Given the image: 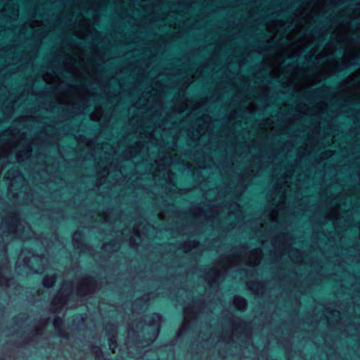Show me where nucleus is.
<instances>
[{"instance_id":"obj_1","label":"nucleus","mask_w":360,"mask_h":360,"mask_svg":"<svg viewBox=\"0 0 360 360\" xmlns=\"http://www.w3.org/2000/svg\"><path fill=\"white\" fill-rule=\"evenodd\" d=\"M359 58V53L354 50L345 53L340 60L335 58L328 60L316 73L306 77L304 82L308 86L318 84L322 80L347 69L354 64L353 61Z\"/></svg>"},{"instance_id":"obj_2","label":"nucleus","mask_w":360,"mask_h":360,"mask_svg":"<svg viewBox=\"0 0 360 360\" xmlns=\"http://www.w3.org/2000/svg\"><path fill=\"white\" fill-rule=\"evenodd\" d=\"M2 236L8 239L19 238L22 240L30 239L33 232L30 224L20 219L16 213H11L1 222Z\"/></svg>"},{"instance_id":"obj_3","label":"nucleus","mask_w":360,"mask_h":360,"mask_svg":"<svg viewBox=\"0 0 360 360\" xmlns=\"http://www.w3.org/2000/svg\"><path fill=\"white\" fill-rule=\"evenodd\" d=\"M46 259L34 255L30 249H22L16 262V268L21 274H41L44 270Z\"/></svg>"},{"instance_id":"obj_4","label":"nucleus","mask_w":360,"mask_h":360,"mask_svg":"<svg viewBox=\"0 0 360 360\" xmlns=\"http://www.w3.org/2000/svg\"><path fill=\"white\" fill-rule=\"evenodd\" d=\"M143 144L141 141H136L134 145L128 147L122 153L126 160H131L136 158L142 150Z\"/></svg>"},{"instance_id":"obj_5","label":"nucleus","mask_w":360,"mask_h":360,"mask_svg":"<svg viewBox=\"0 0 360 360\" xmlns=\"http://www.w3.org/2000/svg\"><path fill=\"white\" fill-rule=\"evenodd\" d=\"M208 128V122L203 120L202 123L197 124L195 131H188V136L192 141L197 142L203 136Z\"/></svg>"},{"instance_id":"obj_6","label":"nucleus","mask_w":360,"mask_h":360,"mask_svg":"<svg viewBox=\"0 0 360 360\" xmlns=\"http://www.w3.org/2000/svg\"><path fill=\"white\" fill-rule=\"evenodd\" d=\"M78 25L82 30H77L75 35L79 39H84L91 31V21L89 19L82 17L79 20Z\"/></svg>"},{"instance_id":"obj_7","label":"nucleus","mask_w":360,"mask_h":360,"mask_svg":"<svg viewBox=\"0 0 360 360\" xmlns=\"http://www.w3.org/2000/svg\"><path fill=\"white\" fill-rule=\"evenodd\" d=\"M32 146L31 143H27L22 146V148L19 150L16 153V160L18 162H22L25 160L30 158L32 154Z\"/></svg>"},{"instance_id":"obj_8","label":"nucleus","mask_w":360,"mask_h":360,"mask_svg":"<svg viewBox=\"0 0 360 360\" xmlns=\"http://www.w3.org/2000/svg\"><path fill=\"white\" fill-rule=\"evenodd\" d=\"M141 224H134L133 226L131 235L129 238H124L125 240H128L129 241V243L132 245L131 248H134L133 245L136 244V239H139V240H141L142 236H144L146 233H144L143 230L141 231Z\"/></svg>"},{"instance_id":"obj_9","label":"nucleus","mask_w":360,"mask_h":360,"mask_svg":"<svg viewBox=\"0 0 360 360\" xmlns=\"http://www.w3.org/2000/svg\"><path fill=\"white\" fill-rule=\"evenodd\" d=\"M94 290L91 280L85 279L77 288V292L80 295H86L91 293Z\"/></svg>"},{"instance_id":"obj_10","label":"nucleus","mask_w":360,"mask_h":360,"mask_svg":"<svg viewBox=\"0 0 360 360\" xmlns=\"http://www.w3.org/2000/svg\"><path fill=\"white\" fill-rule=\"evenodd\" d=\"M105 330L108 335L109 347L112 352H115L117 344L114 335L116 333L117 329L114 326H106Z\"/></svg>"},{"instance_id":"obj_11","label":"nucleus","mask_w":360,"mask_h":360,"mask_svg":"<svg viewBox=\"0 0 360 360\" xmlns=\"http://www.w3.org/2000/svg\"><path fill=\"white\" fill-rule=\"evenodd\" d=\"M340 205L339 203L333 206L326 213V218L333 221L334 224L337 222L340 217Z\"/></svg>"},{"instance_id":"obj_12","label":"nucleus","mask_w":360,"mask_h":360,"mask_svg":"<svg viewBox=\"0 0 360 360\" xmlns=\"http://www.w3.org/2000/svg\"><path fill=\"white\" fill-rule=\"evenodd\" d=\"M259 249H253L250 252V257L248 263L250 266H255L258 265L261 261V254L258 251Z\"/></svg>"},{"instance_id":"obj_13","label":"nucleus","mask_w":360,"mask_h":360,"mask_svg":"<svg viewBox=\"0 0 360 360\" xmlns=\"http://www.w3.org/2000/svg\"><path fill=\"white\" fill-rule=\"evenodd\" d=\"M282 21L274 20L266 23V30L269 32L276 33L278 31V27L281 25Z\"/></svg>"},{"instance_id":"obj_14","label":"nucleus","mask_w":360,"mask_h":360,"mask_svg":"<svg viewBox=\"0 0 360 360\" xmlns=\"http://www.w3.org/2000/svg\"><path fill=\"white\" fill-rule=\"evenodd\" d=\"M43 79L49 84H57L59 81L58 76L50 72H46L43 76Z\"/></svg>"},{"instance_id":"obj_15","label":"nucleus","mask_w":360,"mask_h":360,"mask_svg":"<svg viewBox=\"0 0 360 360\" xmlns=\"http://www.w3.org/2000/svg\"><path fill=\"white\" fill-rule=\"evenodd\" d=\"M20 176L21 174L18 169L12 168L6 172L4 178L10 180L11 181H13L15 179Z\"/></svg>"},{"instance_id":"obj_16","label":"nucleus","mask_w":360,"mask_h":360,"mask_svg":"<svg viewBox=\"0 0 360 360\" xmlns=\"http://www.w3.org/2000/svg\"><path fill=\"white\" fill-rule=\"evenodd\" d=\"M233 305L239 310H244L246 307V300L241 297H235L233 301Z\"/></svg>"},{"instance_id":"obj_17","label":"nucleus","mask_w":360,"mask_h":360,"mask_svg":"<svg viewBox=\"0 0 360 360\" xmlns=\"http://www.w3.org/2000/svg\"><path fill=\"white\" fill-rule=\"evenodd\" d=\"M103 112L101 107H96L93 112L90 114V119L95 122L101 120L103 116Z\"/></svg>"},{"instance_id":"obj_18","label":"nucleus","mask_w":360,"mask_h":360,"mask_svg":"<svg viewBox=\"0 0 360 360\" xmlns=\"http://www.w3.org/2000/svg\"><path fill=\"white\" fill-rule=\"evenodd\" d=\"M220 277V272L218 269H214L212 271V275L208 274L207 279L210 284L216 283L219 281Z\"/></svg>"},{"instance_id":"obj_19","label":"nucleus","mask_w":360,"mask_h":360,"mask_svg":"<svg viewBox=\"0 0 360 360\" xmlns=\"http://www.w3.org/2000/svg\"><path fill=\"white\" fill-rule=\"evenodd\" d=\"M56 282V276L53 275V276H46L44 279H43V285L45 287H47V288H50L51 286L53 285V284L55 283Z\"/></svg>"},{"instance_id":"obj_20","label":"nucleus","mask_w":360,"mask_h":360,"mask_svg":"<svg viewBox=\"0 0 360 360\" xmlns=\"http://www.w3.org/2000/svg\"><path fill=\"white\" fill-rule=\"evenodd\" d=\"M323 51L328 56L333 55L335 51V47L332 44L327 43L323 48Z\"/></svg>"},{"instance_id":"obj_21","label":"nucleus","mask_w":360,"mask_h":360,"mask_svg":"<svg viewBox=\"0 0 360 360\" xmlns=\"http://www.w3.org/2000/svg\"><path fill=\"white\" fill-rule=\"evenodd\" d=\"M360 75V69L357 70L356 71H355L354 72L352 73L351 75H349L347 78L346 79H345L344 82L345 83H349V82H352L353 81H354V79L359 77Z\"/></svg>"},{"instance_id":"obj_22","label":"nucleus","mask_w":360,"mask_h":360,"mask_svg":"<svg viewBox=\"0 0 360 360\" xmlns=\"http://www.w3.org/2000/svg\"><path fill=\"white\" fill-rule=\"evenodd\" d=\"M59 102L61 103L70 104L71 101L69 98L68 93L67 91L61 94L59 98Z\"/></svg>"},{"instance_id":"obj_23","label":"nucleus","mask_w":360,"mask_h":360,"mask_svg":"<svg viewBox=\"0 0 360 360\" xmlns=\"http://www.w3.org/2000/svg\"><path fill=\"white\" fill-rule=\"evenodd\" d=\"M42 25H43V22L41 20H36V19H33V20H30V22L29 23V26L32 29L40 27L42 26Z\"/></svg>"},{"instance_id":"obj_24","label":"nucleus","mask_w":360,"mask_h":360,"mask_svg":"<svg viewBox=\"0 0 360 360\" xmlns=\"http://www.w3.org/2000/svg\"><path fill=\"white\" fill-rule=\"evenodd\" d=\"M188 108V100L185 99L177 107V111L183 112Z\"/></svg>"},{"instance_id":"obj_25","label":"nucleus","mask_w":360,"mask_h":360,"mask_svg":"<svg viewBox=\"0 0 360 360\" xmlns=\"http://www.w3.org/2000/svg\"><path fill=\"white\" fill-rule=\"evenodd\" d=\"M315 108L319 111V112H323L326 110L328 108V105L325 101H321L318 103Z\"/></svg>"},{"instance_id":"obj_26","label":"nucleus","mask_w":360,"mask_h":360,"mask_svg":"<svg viewBox=\"0 0 360 360\" xmlns=\"http://www.w3.org/2000/svg\"><path fill=\"white\" fill-rule=\"evenodd\" d=\"M347 41V37L345 34L342 31L340 30L338 32V41L340 43L345 42Z\"/></svg>"},{"instance_id":"obj_27","label":"nucleus","mask_w":360,"mask_h":360,"mask_svg":"<svg viewBox=\"0 0 360 360\" xmlns=\"http://www.w3.org/2000/svg\"><path fill=\"white\" fill-rule=\"evenodd\" d=\"M278 218V212L276 210H274L271 212L269 214V219L272 222H276Z\"/></svg>"},{"instance_id":"obj_28","label":"nucleus","mask_w":360,"mask_h":360,"mask_svg":"<svg viewBox=\"0 0 360 360\" xmlns=\"http://www.w3.org/2000/svg\"><path fill=\"white\" fill-rule=\"evenodd\" d=\"M164 171L165 172V173L167 174V179L169 181H170L171 179H172V176L173 175V173L172 172L170 168H169V166H166L164 167Z\"/></svg>"},{"instance_id":"obj_29","label":"nucleus","mask_w":360,"mask_h":360,"mask_svg":"<svg viewBox=\"0 0 360 360\" xmlns=\"http://www.w3.org/2000/svg\"><path fill=\"white\" fill-rule=\"evenodd\" d=\"M95 352L96 353V360H103V354L101 352L99 349H96Z\"/></svg>"},{"instance_id":"obj_30","label":"nucleus","mask_w":360,"mask_h":360,"mask_svg":"<svg viewBox=\"0 0 360 360\" xmlns=\"http://www.w3.org/2000/svg\"><path fill=\"white\" fill-rule=\"evenodd\" d=\"M62 295H63L62 290H60L58 292L57 295L54 297V299H53V303L54 304H56L58 302V300L59 299V297H61V296H62Z\"/></svg>"},{"instance_id":"obj_31","label":"nucleus","mask_w":360,"mask_h":360,"mask_svg":"<svg viewBox=\"0 0 360 360\" xmlns=\"http://www.w3.org/2000/svg\"><path fill=\"white\" fill-rule=\"evenodd\" d=\"M61 323V320L60 318H56L53 321V325L55 328H58Z\"/></svg>"},{"instance_id":"obj_32","label":"nucleus","mask_w":360,"mask_h":360,"mask_svg":"<svg viewBox=\"0 0 360 360\" xmlns=\"http://www.w3.org/2000/svg\"><path fill=\"white\" fill-rule=\"evenodd\" d=\"M328 56V55H327V54L325 53V51L323 50V51H321V53H319L316 56V59H321V58H323V57H325V56Z\"/></svg>"},{"instance_id":"obj_33","label":"nucleus","mask_w":360,"mask_h":360,"mask_svg":"<svg viewBox=\"0 0 360 360\" xmlns=\"http://www.w3.org/2000/svg\"><path fill=\"white\" fill-rule=\"evenodd\" d=\"M307 106V105L305 103H303V104H300L297 106V110L300 111V112H302V108H305Z\"/></svg>"},{"instance_id":"obj_34","label":"nucleus","mask_w":360,"mask_h":360,"mask_svg":"<svg viewBox=\"0 0 360 360\" xmlns=\"http://www.w3.org/2000/svg\"><path fill=\"white\" fill-rule=\"evenodd\" d=\"M311 39V37H307V36H304V37H302L300 39V42H307L309 39Z\"/></svg>"},{"instance_id":"obj_35","label":"nucleus","mask_w":360,"mask_h":360,"mask_svg":"<svg viewBox=\"0 0 360 360\" xmlns=\"http://www.w3.org/2000/svg\"><path fill=\"white\" fill-rule=\"evenodd\" d=\"M66 299L65 298H60V300L59 302V306L58 307H62L65 304Z\"/></svg>"},{"instance_id":"obj_36","label":"nucleus","mask_w":360,"mask_h":360,"mask_svg":"<svg viewBox=\"0 0 360 360\" xmlns=\"http://www.w3.org/2000/svg\"><path fill=\"white\" fill-rule=\"evenodd\" d=\"M322 7V3L320 1H317L315 5V8H319Z\"/></svg>"},{"instance_id":"obj_37","label":"nucleus","mask_w":360,"mask_h":360,"mask_svg":"<svg viewBox=\"0 0 360 360\" xmlns=\"http://www.w3.org/2000/svg\"><path fill=\"white\" fill-rule=\"evenodd\" d=\"M75 54L77 56L80 57V53H80V50H79V49H78L77 47H75Z\"/></svg>"},{"instance_id":"obj_38","label":"nucleus","mask_w":360,"mask_h":360,"mask_svg":"<svg viewBox=\"0 0 360 360\" xmlns=\"http://www.w3.org/2000/svg\"><path fill=\"white\" fill-rule=\"evenodd\" d=\"M195 80V75H192L191 78L188 79V84H190L191 83H193Z\"/></svg>"},{"instance_id":"obj_39","label":"nucleus","mask_w":360,"mask_h":360,"mask_svg":"<svg viewBox=\"0 0 360 360\" xmlns=\"http://www.w3.org/2000/svg\"><path fill=\"white\" fill-rule=\"evenodd\" d=\"M70 88L71 89L74 90L76 92L77 94H79V91H78V89H77V86H73V85H70Z\"/></svg>"},{"instance_id":"obj_40","label":"nucleus","mask_w":360,"mask_h":360,"mask_svg":"<svg viewBox=\"0 0 360 360\" xmlns=\"http://www.w3.org/2000/svg\"><path fill=\"white\" fill-rule=\"evenodd\" d=\"M281 53H276L275 55H274V58L276 59H279L281 58Z\"/></svg>"},{"instance_id":"obj_41","label":"nucleus","mask_w":360,"mask_h":360,"mask_svg":"<svg viewBox=\"0 0 360 360\" xmlns=\"http://www.w3.org/2000/svg\"><path fill=\"white\" fill-rule=\"evenodd\" d=\"M103 172H104L105 175H108V174L109 171H108V168L107 167H104Z\"/></svg>"},{"instance_id":"obj_42","label":"nucleus","mask_w":360,"mask_h":360,"mask_svg":"<svg viewBox=\"0 0 360 360\" xmlns=\"http://www.w3.org/2000/svg\"><path fill=\"white\" fill-rule=\"evenodd\" d=\"M153 320L160 319V316L158 314H154L153 315Z\"/></svg>"},{"instance_id":"obj_43","label":"nucleus","mask_w":360,"mask_h":360,"mask_svg":"<svg viewBox=\"0 0 360 360\" xmlns=\"http://www.w3.org/2000/svg\"><path fill=\"white\" fill-rule=\"evenodd\" d=\"M311 18V15H306L304 17V19L305 21L308 20L309 19Z\"/></svg>"},{"instance_id":"obj_44","label":"nucleus","mask_w":360,"mask_h":360,"mask_svg":"<svg viewBox=\"0 0 360 360\" xmlns=\"http://www.w3.org/2000/svg\"><path fill=\"white\" fill-rule=\"evenodd\" d=\"M328 89V87H326V86H323V87H321V88L317 89L316 91H321V90H325V89Z\"/></svg>"},{"instance_id":"obj_45","label":"nucleus","mask_w":360,"mask_h":360,"mask_svg":"<svg viewBox=\"0 0 360 360\" xmlns=\"http://www.w3.org/2000/svg\"><path fill=\"white\" fill-rule=\"evenodd\" d=\"M326 153H328L330 156L333 155V152L332 150H328Z\"/></svg>"},{"instance_id":"obj_46","label":"nucleus","mask_w":360,"mask_h":360,"mask_svg":"<svg viewBox=\"0 0 360 360\" xmlns=\"http://www.w3.org/2000/svg\"><path fill=\"white\" fill-rule=\"evenodd\" d=\"M39 37H42L44 35V32H40L39 33Z\"/></svg>"},{"instance_id":"obj_47","label":"nucleus","mask_w":360,"mask_h":360,"mask_svg":"<svg viewBox=\"0 0 360 360\" xmlns=\"http://www.w3.org/2000/svg\"><path fill=\"white\" fill-rule=\"evenodd\" d=\"M359 83L354 84V87L357 88V87H359Z\"/></svg>"},{"instance_id":"obj_48","label":"nucleus","mask_w":360,"mask_h":360,"mask_svg":"<svg viewBox=\"0 0 360 360\" xmlns=\"http://www.w3.org/2000/svg\"><path fill=\"white\" fill-rule=\"evenodd\" d=\"M9 134V130H6V131L4 132V134Z\"/></svg>"},{"instance_id":"obj_49","label":"nucleus","mask_w":360,"mask_h":360,"mask_svg":"<svg viewBox=\"0 0 360 360\" xmlns=\"http://www.w3.org/2000/svg\"><path fill=\"white\" fill-rule=\"evenodd\" d=\"M18 8H16V9H15V15H18Z\"/></svg>"},{"instance_id":"obj_50","label":"nucleus","mask_w":360,"mask_h":360,"mask_svg":"<svg viewBox=\"0 0 360 360\" xmlns=\"http://www.w3.org/2000/svg\"><path fill=\"white\" fill-rule=\"evenodd\" d=\"M125 231H126V230H123L122 232V235L124 236L125 234Z\"/></svg>"},{"instance_id":"obj_51","label":"nucleus","mask_w":360,"mask_h":360,"mask_svg":"<svg viewBox=\"0 0 360 360\" xmlns=\"http://www.w3.org/2000/svg\"><path fill=\"white\" fill-rule=\"evenodd\" d=\"M290 250H296V251H297V250H298V249H297V248H295V249H290Z\"/></svg>"},{"instance_id":"obj_52","label":"nucleus","mask_w":360,"mask_h":360,"mask_svg":"<svg viewBox=\"0 0 360 360\" xmlns=\"http://www.w3.org/2000/svg\"><path fill=\"white\" fill-rule=\"evenodd\" d=\"M192 248H198L197 245H193Z\"/></svg>"},{"instance_id":"obj_53","label":"nucleus","mask_w":360,"mask_h":360,"mask_svg":"<svg viewBox=\"0 0 360 360\" xmlns=\"http://www.w3.org/2000/svg\"><path fill=\"white\" fill-rule=\"evenodd\" d=\"M202 119H203V117H200V118H198V120H201Z\"/></svg>"}]
</instances>
